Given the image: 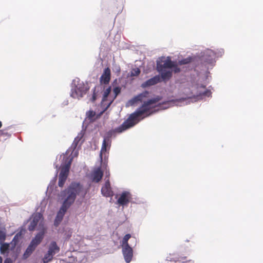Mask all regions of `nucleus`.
<instances>
[{"instance_id":"30","label":"nucleus","mask_w":263,"mask_h":263,"mask_svg":"<svg viewBox=\"0 0 263 263\" xmlns=\"http://www.w3.org/2000/svg\"><path fill=\"white\" fill-rule=\"evenodd\" d=\"M212 92L210 90L206 89L203 92L200 93L198 96H204V97H210L211 96Z\"/></svg>"},{"instance_id":"13","label":"nucleus","mask_w":263,"mask_h":263,"mask_svg":"<svg viewBox=\"0 0 263 263\" xmlns=\"http://www.w3.org/2000/svg\"><path fill=\"white\" fill-rule=\"evenodd\" d=\"M72 157L70 158L69 160L68 161V162L66 164L61 165V171H60L59 176H62V177H65L66 178L68 177L69 172V170H70V166H71V162H72Z\"/></svg>"},{"instance_id":"27","label":"nucleus","mask_w":263,"mask_h":263,"mask_svg":"<svg viewBox=\"0 0 263 263\" xmlns=\"http://www.w3.org/2000/svg\"><path fill=\"white\" fill-rule=\"evenodd\" d=\"M130 237H131V235L129 234H126L124 236L123 240H122V247L129 246V245L128 243V240H129V239Z\"/></svg>"},{"instance_id":"11","label":"nucleus","mask_w":263,"mask_h":263,"mask_svg":"<svg viewBox=\"0 0 263 263\" xmlns=\"http://www.w3.org/2000/svg\"><path fill=\"white\" fill-rule=\"evenodd\" d=\"M160 74L161 82H166L171 79L173 76V71L166 69H157Z\"/></svg>"},{"instance_id":"35","label":"nucleus","mask_w":263,"mask_h":263,"mask_svg":"<svg viewBox=\"0 0 263 263\" xmlns=\"http://www.w3.org/2000/svg\"><path fill=\"white\" fill-rule=\"evenodd\" d=\"M10 135H11L10 134H9L8 132H6L5 130H0V136L10 137Z\"/></svg>"},{"instance_id":"33","label":"nucleus","mask_w":263,"mask_h":263,"mask_svg":"<svg viewBox=\"0 0 263 263\" xmlns=\"http://www.w3.org/2000/svg\"><path fill=\"white\" fill-rule=\"evenodd\" d=\"M32 253V252L30 251V250H29L28 248H27L23 254V258L24 259H27L31 255Z\"/></svg>"},{"instance_id":"14","label":"nucleus","mask_w":263,"mask_h":263,"mask_svg":"<svg viewBox=\"0 0 263 263\" xmlns=\"http://www.w3.org/2000/svg\"><path fill=\"white\" fill-rule=\"evenodd\" d=\"M122 252L126 262H129L133 258V251L130 246L123 247Z\"/></svg>"},{"instance_id":"34","label":"nucleus","mask_w":263,"mask_h":263,"mask_svg":"<svg viewBox=\"0 0 263 263\" xmlns=\"http://www.w3.org/2000/svg\"><path fill=\"white\" fill-rule=\"evenodd\" d=\"M80 139H81V138H79V137H77L74 139V140L73 142L72 143V144L71 146V147L73 148V149H74L77 147L79 141L80 140Z\"/></svg>"},{"instance_id":"2","label":"nucleus","mask_w":263,"mask_h":263,"mask_svg":"<svg viewBox=\"0 0 263 263\" xmlns=\"http://www.w3.org/2000/svg\"><path fill=\"white\" fill-rule=\"evenodd\" d=\"M83 186L79 182H72L64 191L61 192V197L63 200L62 206L69 209L74 202L76 197L83 192Z\"/></svg>"},{"instance_id":"38","label":"nucleus","mask_w":263,"mask_h":263,"mask_svg":"<svg viewBox=\"0 0 263 263\" xmlns=\"http://www.w3.org/2000/svg\"><path fill=\"white\" fill-rule=\"evenodd\" d=\"M106 177H108V178H109V172H106Z\"/></svg>"},{"instance_id":"23","label":"nucleus","mask_w":263,"mask_h":263,"mask_svg":"<svg viewBox=\"0 0 263 263\" xmlns=\"http://www.w3.org/2000/svg\"><path fill=\"white\" fill-rule=\"evenodd\" d=\"M6 237V230L4 227L0 226V243L4 242Z\"/></svg>"},{"instance_id":"29","label":"nucleus","mask_w":263,"mask_h":263,"mask_svg":"<svg viewBox=\"0 0 263 263\" xmlns=\"http://www.w3.org/2000/svg\"><path fill=\"white\" fill-rule=\"evenodd\" d=\"M140 70L138 68H134L131 71V76H138L140 73Z\"/></svg>"},{"instance_id":"20","label":"nucleus","mask_w":263,"mask_h":263,"mask_svg":"<svg viewBox=\"0 0 263 263\" xmlns=\"http://www.w3.org/2000/svg\"><path fill=\"white\" fill-rule=\"evenodd\" d=\"M60 247L55 241H52L48 247V252L54 255L60 251Z\"/></svg>"},{"instance_id":"4","label":"nucleus","mask_w":263,"mask_h":263,"mask_svg":"<svg viewBox=\"0 0 263 263\" xmlns=\"http://www.w3.org/2000/svg\"><path fill=\"white\" fill-rule=\"evenodd\" d=\"M116 128H115L114 130L109 131L107 133L106 135L104 137V139L100 152L101 156L106 152L107 148L108 149L110 148L111 143L110 138L114 133H117V132L116 131ZM118 133H119L118 132Z\"/></svg>"},{"instance_id":"10","label":"nucleus","mask_w":263,"mask_h":263,"mask_svg":"<svg viewBox=\"0 0 263 263\" xmlns=\"http://www.w3.org/2000/svg\"><path fill=\"white\" fill-rule=\"evenodd\" d=\"M111 78V71L109 67L105 68L100 78V83L101 84H108Z\"/></svg>"},{"instance_id":"24","label":"nucleus","mask_w":263,"mask_h":263,"mask_svg":"<svg viewBox=\"0 0 263 263\" xmlns=\"http://www.w3.org/2000/svg\"><path fill=\"white\" fill-rule=\"evenodd\" d=\"M54 255L47 251V252L45 254L43 261L44 263H48L51 261L53 258Z\"/></svg>"},{"instance_id":"9","label":"nucleus","mask_w":263,"mask_h":263,"mask_svg":"<svg viewBox=\"0 0 263 263\" xmlns=\"http://www.w3.org/2000/svg\"><path fill=\"white\" fill-rule=\"evenodd\" d=\"M101 193L106 197L113 196L114 192L111 190L109 179L106 180L104 185L102 187Z\"/></svg>"},{"instance_id":"28","label":"nucleus","mask_w":263,"mask_h":263,"mask_svg":"<svg viewBox=\"0 0 263 263\" xmlns=\"http://www.w3.org/2000/svg\"><path fill=\"white\" fill-rule=\"evenodd\" d=\"M67 178H66L65 177H62V176H59L58 185L60 187H62L64 186L66 181L67 180Z\"/></svg>"},{"instance_id":"25","label":"nucleus","mask_w":263,"mask_h":263,"mask_svg":"<svg viewBox=\"0 0 263 263\" xmlns=\"http://www.w3.org/2000/svg\"><path fill=\"white\" fill-rule=\"evenodd\" d=\"M0 245H1V247H0L1 253L2 254H4L9 250V248L10 247L9 244L7 243L3 242L2 243H0Z\"/></svg>"},{"instance_id":"12","label":"nucleus","mask_w":263,"mask_h":263,"mask_svg":"<svg viewBox=\"0 0 263 263\" xmlns=\"http://www.w3.org/2000/svg\"><path fill=\"white\" fill-rule=\"evenodd\" d=\"M42 218V215L40 213H36L33 215L32 219L28 227V230L30 231H34Z\"/></svg>"},{"instance_id":"8","label":"nucleus","mask_w":263,"mask_h":263,"mask_svg":"<svg viewBox=\"0 0 263 263\" xmlns=\"http://www.w3.org/2000/svg\"><path fill=\"white\" fill-rule=\"evenodd\" d=\"M186 256H179L175 254H170L166 258V263L186 262Z\"/></svg>"},{"instance_id":"32","label":"nucleus","mask_w":263,"mask_h":263,"mask_svg":"<svg viewBox=\"0 0 263 263\" xmlns=\"http://www.w3.org/2000/svg\"><path fill=\"white\" fill-rule=\"evenodd\" d=\"M168 103H169L168 101L164 102L162 103H159L157 105V106L163 109H166L168 107Z\"/></svg>"},{"instance_id":"15","label":"nucleus","mask_w":263,"mask_h":263,"mask_svg":"<svg viewBox=\"0 0 263 263\" xmlns=\"http://www.w3.org/2000/svg\"><path fill=\"white\" fill-rule=\"evenodd\" d=\"M161 82V78L159 75H157L154 77L147 80L145 82L142 84L141 86L143 88H146L153 85H154Z\"/></svg>"},{"instance_id":"7","label":"nucleus","mask_w":263,"mask_h":263,"mask_svg":"<svg viewBox=\"0 0 263 263\" xmlns=\"http://www.w3.org/2000/svg\"><path fill=\"white\" fill-rule=\"evenodd\" d=\"M132 198L130 193L128 191H124L120 195L117 200V203L120 205H126L129 202Z\"/></svg>"},{"instance_id":"17","label":"nucleus","mask_w":263,"mask_h":263,"mask_svg":"<svg viewBox=\"0 0 263 263\" xmlns=\"http://www.w3.org/2000/svg\"><path fill=\"white\" fill-rule=\"evenodd\" d=\"M113 92L114 93V96H110L109 97V102L107 103L106 106L105 108L101 111V114H103L110 106L114 100L116 99L117 96L121 92V88L120 87H116L113 89Z\"/></svg>"},{"instance_id":"26","label":"nucleus","mask_w":263,"mask_h":263,"mask_svg":"<svg viewBox=\"0 0 263 263\" xmlns=\"http://www.w3.org/2000/svg\"><path fill=\"white\" fill-rule=\"evenodd\" d=\"M192 59V58L191 57H187L185 59L179 60L178 62V64L179 65H182L189 64L191 62Z\"/></svg>"},{"instance_id":"1","label":"nucleus","mask_w":263,"mask_h":263,"mask_svg":"<svg viewBox=\"0 0 263 263\" xmlns=\"http://www.w3.org/2000/svg\"><path fill=\"white\" fill-rule=\"evenodd\" d=\"M162 97L157 96L143 102L141 107L134 112L130 115L128 118L119 127L116 128V131L122 133L126 129L134 126L141 120L152 115L154 111H151V105L156 104L160 101Z\"/></svg>"},{"instance_id":"31","label":"nucleus","mask_w":263,"mask_h":263,"mask_svg":"<svg viewBox=\"0 0 263 263\" xmlns=\"http://www.w3.org/2000/svg\"><path fill=\"white\" fill-rule=\"evenodd\" d=\"M173 65L174 66L172 67V68H173L172 71H174V72L175 73L180 72L181 70L180 68L178 67V64L176 62H174L173 63Z\"/></svg>"},{"instance_id":"16","label":"nucleus","mask_w":263,"mask_h":263,"mask_svg":"<svg viewBox=\"0 0 263 263\" xmlns=\"http://www.w3.org/2000/svg\"><path fill=\"white\" fill-rule=\"evenodd\" d=\"M68 209L65 207L61 206L54 220V224L55 226L57 227L59 225Z\"/></svg>"},{"instance_id":"40","label":"nucleus","mask_w":263,"mask_h":263,"mask_svg":"<svg viewBox=\"0 0 263 263\" xmlns=\"http://www.w3.org/2000/svg\"><path fill=\"white\" fill-rule=\"evenodd\" d=\"M193 261H192L191 260H189V263H193Z\"/></svg>"},{"instance_id":"41","label":"nucleus","mask_w":263,"mask_h":263,"mask_svg":"<svg viewBox=\"0 0 263 263\" xmlns=\"http://www.w3.org/2000/svg\"><path fill=\"white\" fill-rule=\"evenodd\" d=\"M2 122L0 121V128L2 127Z\"/></svg>"},{"instance_id":"21","label":"nucleus","mask_w":263,"mask_h":263,"mask_svg":"<svg viewBox=\"0 0 263 263\" xmlns=\"http://www.w3.org/2000/svg\"><path fill=\"white\" fill-rule=\"evenodd\" d=\"M102 114H101L100 112L99 114L96 115V112L91 110H90L86 112L87 118L91 121H94L100 118Z\"/></svg>"},{"instance_id":"18","label":"nucleus","mask_w":263,"mask_h":263,"mask_svg":"<svg viewBox=\"0 0 263 263\" xmlns=\"http://www.w3.org/2000/svg\"><path fill=\"white\" fill-rule=\"evenodd\" d=\"M174 62L172 61L171 59L168 57L166 60L163 61V63H160L159 62H157V69H171L172 68V67L174 66L173 65V63Z\"/></svg>"},{"instance_id":"36","label":"nucleus","mask_w":263,"mask_h":263,"mask_svg":"<svg viewBox=\"0 0 263 263\" xmlns=\"http://www.w3.org/2000/svg\"><path fill=\"white\" fill-rule=\"evenodd\" d=\"M95 91H96V88H95L93 89V95H92V98L91 99V101L93 102L96 101V97H97V96H96V93L95 92Z\"/></svg>"},{"instance_id":"6","label":"nucleus","mask_w":263,"mask_h":263,"mask_svg":"<svg viewBox=\"0 0 263 263\" xmlns=\"http://www.w3.org/2000/svg\"><path fill=\"white\" fill-rule=\"evenodd\" d=\"M149 92L148 91H144L142 93L135 96L132 99L129 100L126 104V106H133L138 102H142L144 98L148 97Z\"/></svg>"},{"instance_id":"5","label":"nucleus","mask_w":263,"mask_h":263,"mask_svg":"<svg viewBox=\"0 0 263 263\" xmlns=\"http://www.w3.org/2000/svg\"><path fill=\"white\" fill-rule=\"evenodd\" d=\"M44 231H43L38 233L31 240L30 245L27 248L30 250L32 253L35 250L37 246L42 242L44 236Z\"/></svg>"},{"instance_id":"39","label":"nucleus","mask_w":263,"mask_h":263,"mask_svg":"<svg viewBox=\"0 0 263 263\" xmlns=\"http://www.w3.org/2000/svg\"><path fill=\"white\" fill-rule=\"evenodd\" d=\"M3 262V258L1 256H0V263H2Z\"/></svg>"},{"instance_id":"37","label":"nucleus","mask_w":263,"mask_h":263,"mask_svg":"<svg viewBox=\"0 0 263 263\" xmlns=\"http://www.w3.org/2000/svg\"><path fill=\"white\" fill-rule=\"evenodd\" d=\"M4 263H12V260L10 258H6L5 261Z\"/></svg>"},{"instance_id":"3","label":"nucleus","mask_w":263,"mask_h":263,"mask_svg":"<svg viewBox=\"0 0 263 263\" xmlns=\"http://www.w3.org/2000/svg\"><path fill=\"white\" fill-rule=\"evenodd\" d=\"M88 89L83 83H78L71 89L70 96L74 99H80L86 93Z\"/></svg>"},{"instance_id":"22","label":"nucleus","mask_w":263,"mask_h":263,"mask_svg":"<svg viewBox=\"0 0 263 263\" xmlns=\"http://www.w3.org/2000/svg\"><path fill=\"white\" fill-rule=\"evenodd\" d=\"M111 86H109L104 90L102 100V104L105 103V102L107 101H109V97H110L109 96V95L111 92Z\"/></svg>"},{"instance_id":"19","label":"nucleus","mask_w":263,"mask_h":263,"mask_svg":"<svg viewBox=\"0 0 263 263\" xmlns=\"http://www.w3.org/2000/svg\"><path fill=\"white\" fill-rule=\"evenodd\" d=\"M103 173L100 167L95 169L92 173V179L95 182H99L102 178Z\"/></svg>"}]
</instances>
